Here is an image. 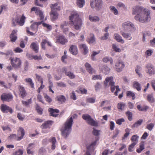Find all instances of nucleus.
<instances>
[{
    "instance_id": "f257e3e1",
    "label": "nucleus",
    "mask_w": 155,
    "mask_h": 155,
    "mask_svg": "<svg viewBox=\"0 0 155 155\" xmlns=\"http://www.w3.org/2000/svg\"><path fill=\"white\" fill-rule=\"evenodd\" d=\"M133 13L137 15L134 17L135 19L142 23L149 21L150 19V12L141 6H137L133 9Z\"/></svg>"
},
{
    "instance_id": "f03ea898",
    "label": "nucleus",
    "mask_w": 155,
    "mask_h": 155,
    "mask_svg": "<svg viewBox=\"0 0 155 155\" xmlns=\"http://www.w3.org/2000/svg\"><path fill=\"white\" fill-rule=\"evenodd\" d=\"M77 117L76 115H74L68 119L64 126L61 129V134L62 136L64 138H67L69 135L71 130V127L73 121V118Z\"/></svg>"
},
{
    "instance_id": "7ed1b4c3",
    "label": "nucleus",
    "mask_w": 155,
    "mask_h": 155,
    "mask_svg": "<svg viewBox=\"0 0 155 155\" xmlns=\"http://www.w3.org/2000/svg\"><path fill=\"white\" fill-rule=\"evenodd\" d=\"M113 77H107L106 78L104 83L105 86H106L107 85V83H109V84L111 86L110 90L112 92H114L116 89V91L114 92V94L117 96L118 94V93L120 90L118 86H115L114 85L115 83L113 81Z\"/></svg>"
},
{
    "instance_id": "20e7f679",
    "label": "nucleus",
    "mask_w": 155,
    "mask_h": 155,
    "mask_svg": "<svg viewBox=\"0 0 155 155\" xmlns=\"http://www.w3.org/2000/svg\"><path fill=\"white\" fill-rule=\"evenodd\" d=\"M69 24L71 26H73L74 29L77 30H78L81 29L83 24V21L80 18H78L76 20H74V21H69Z\"/></svg>"
},
{
    "instance_id": "39448f33",
    "label": "nucleus",
    "mask_w": 155,
    "mask_h": 155,
    "mask_svg": "<svg viewBox=\"0 0 155 155\" xmlns=\"http://www.w3.org/2000/svg\"><path fill=\"white\" fill-rule=\"evenodd\" d=\"M103 2L102 0H91L90 5L92 8L95 7L97 10H101L102 7Z\"/></svg>"
},
{
    "instance_id": "423d86ee",
    "label": "nucleus",
    "mask_w": 155,
    "mask_h": 155,
    "mask_svg": "<svg viewBox=\"0 0 155 155\" xmlns=\"http://www.w3.org/2000/svg\"><path fill=\"white\" fill-rule=\"evenodd\" d=\"M10 59L12 66L15 69H17L21 67V61L19 58L16 57L15 58H10Z\"/></svg>"
},
{
    "instance_id": "0eeeda50",
    "label": "nucleus",
    "mask_w": 155,
    "mask_h": 155,
    "mask_svg": "<svg viewBox=\"0 0 155 155\" xmlns=\"http://www.w3.org/2000/svg\"><path fill=\"white\" fill-rule=\"evenodd\" d=\"M82 117L89 124L94 126H97L98 123L92 118L89 115L87 114H84L82 115Z\"/></svg>"
},
{
    "instance_id": "6e6552de",
    "label": "nucleus",
    "mask_w": 155,
    "mask_h": 155,
    "mask_svg": "<svg viewBox=\"0 0 155 155\" xmlns=\"http://www.w3.org/2000/svg\"><path fill=\"white\" fill-rule=\"evenodd\" d=\"M122 28L125 31H131L132 29H134V26L132 23L127 21L122 24Z\"/></svg>"
},
{
    "instance_id": "1a4fd4ad",
    "label": "nucleus",
    "mask_w": 155,
    "mask_h": 155,
    "mask_svg": "<svg viewBox=\"0 0 155 155\" xmlns=\"http://www.w3.org/2000/svg\"><path fill=\"white\" fill-rule=\"evenodd\" d=\"M97 141H95L89 145H86L87 150L86 151V155H92V152L94 151V147L96 145Z\"/></svg>"
},
{
    "instance_id": "9d476101",
    "label": "nucleus",
    "mask_w": 155,
    "mask_h": 155,
    "mask_svg": "<svg viewBox=\"0 0 155 155\" xmlns=\"http://www.w3.org/2000/svg\"><path fill=\"white\" fill-rule=\"evenodd\" d=\"M146 71L150 75H152L155 74V67L151 63H148L146 65Z\"/></svg>"
},
{
    "instance_id": "9b49d317",
    "label": "nucleus",
    "mask_w": 155,
    "mask_h": 155,
    "mask_svg": "<svg viewBox=\"0 0 155 155\" xmlns=\"http://www.w3.org/2000/svg\"><path fill=\"white\" fill-rule=\"evenodd\" d=\"M33 11L35 12V14L39 16L41 21H43L44 16L43 12L40 10L39 8L37 7H33L31 9V12Z\"/></svg>"
},
{
    "instance_id": "f8f14e48",
    "label": "nucleus",
    "mask_w": 155,
    "mask_h": 155,
    "mask_svg": "<svg viewBox=\"0 0 155 155\" xmlns=\"http://www.w3.org/2000/svg\"><path fill=\"white\" fill-rule=\"evenodd\" d=\"M12 98V95L8 93H4L1 96V99L3 101H10Z\"/></svg>"
},
{
    "instance_id": "ddd939ff",
    "label": "nucleus",
    "mask_w": 155,
    "mask_h": 155,
    "mask_svg": "<svg viewBox=\"0 0 155 155\" xmlns=\"http://www.w3.org/2000/svg\"><path fill=\"white\" fill-rule=\"evenodd\" d=\"M80 18L79 17V14L76 11L72 12L71 13L70 15L69 16V21H74V20H77L78 18Z\"/></svg>"
},
{
    "instance_id": "4468645a",
    "label": "nucleus",
    "mask_w": 155,
    "mask_h": 155,
    "mask_svg": "<svg viewBox=\"0 0 155 155\" xmlns=\"http://www.w3.org/2000/svg\"><path fill=\"white\" fill-rule=\"evenodd\" d=\"M68 41V40L63 35H60L57 38V42L61 45H65L67 42Z\"/></svg>"
},
{
    "instance_id": "2eb2a0df",
    "label": "nucleus",
    "mask_w": 155,
    "mask_h": 155,
    "mask_svg": "<svg viewBox=\"0 0 155 155\" xmlns=\"http://www.w3.org/2000/svg\"><path fill=\"white\" fill-rule=\"evenodd\" d=\"M115 66L116 67L117 71L120 72L122 71V69L124 67L125 65L124 63L122 61H119L115 63Z\"/></svg>"
},
{
    "instance_id": "dca6fc26",
    "label": "nucleus",
    "mask_w": 155,
    "mask_h": 155,
    "mask_svg": "<svg viewBox=\"0 0 155 155\" xmlns=\"http://www.w3.org/2000/svg\"><path fill=\"white\" fill-rule=\"evenodd\" d=\"M1 108L2 111L4 113H7L8 111L11 113H12L13 112V110L12 108L4 104L1 105Z\"/></svg>"
},
{
    "instance_id": "f3484780",
    "label": "nucleus",
    "mask_w": 155,
    "mask_h": 155,
    "mask_svg": "<svg viewBox=\"0 0 155 155\" xmlns=\"http://www.w3.org/2000/svg\"><path fill=\"white\" fill-rule=\"evenodd\" d=\"M68 23L66 21H64L61 23L60 24V28L63 30L64 33H66L69 30L68 27Z\"/></svg>"
},
{
    "instance_id": "a211bd4d",
    "label": "nucleus",
    "mask_w": 155,
    "mask_h": 155,
    "mask_svg": "<svg viewBox=\"0 0 155 155\" xmlns=\"http://www.w3.org/2000/svg\"><path fill=\"white\" fill-rule=\"evenodd\" d=\"M18 88L19 91V94L21 97L23 98L26 96L27 94L24 87L21 85H19L18 87Z\"/></svg>"
},
{
    "instance_id": "6ab92c4d",
    "label": "nucleus",
    "mask_w": 155,
    "mask_h": 155,
    "mask_svg": "<svg viewBox=\"0 0 155 155\" xmlns=\"http://www.w3.org/2000/svg\"><path fill=\"white\" fill-rule=\"evenodd\" d=\"M20 134H21V136H19L17 138L16 140H17L19 141L21 140L25 134L24 130L22 127H20L18 130V135L19 136Z\"/></svg>"
},
{
    "instance_id": "aec40b11",
    "label": "nucleus",
    "mask_w": 155,
    "mask_h": 155,
    "mask_svg": "<svg viewBox=\"0 0 155 155\" xmlns=\"http://www.w3.org/2000/svg\"><path fill=\"white\" fill-rule=\"evenodd\" d=\"M17 31L16 30H13L11 33L10 38L12 42H15L17 39Z\"/></svg>"
},
{
    "instance_id": "412c9836",
    "label": "nucleus",
    "mask_w": 155,
    "mask_h": 155,
    "mask_svg": "<svg viewBox=\"0 0 155 155\" xmlns=\"http://www.w3.org/2000/svg\"><path fill=\"white\" fill-rule=\"evenodd\" d=\"M62 72L65 73V74L68 76L70 78L73 79L75 77V75L73 73L71 72H67V68H63L62 69Z\"/></svg>"
},
{
    "instance_id": "4be33fe9",
    "label": "nucleus",
    "mask_w": 155,
    "mask_h": 155,
    "mask_svg": "<svg viewBox=\"0 0 155 155\" xmlns=\"http://www.w3.org/2000/svg\"><path fill=\"white\" fill-rule=\"evenodd\" d=\"M69 51L71 54L73 55L77 54L78 53L77 47L75 45H71Z\"/></svg>"
},
{
    "instance_id": "5701e85b",
    "label": "nucleus",
    "mask_w": 155,
    "mask_h": 155,
    "mask_svg": "<svg viewBox=\"0 0 155 155\" xmlns=\"http://www.w3.org/2000/svg\"><path fill=\"white\" fill-rule=\"evenodd\" d=\"M50 15L51 20L54 21L58 18V15L57 11H51Z\"/></svg>"
},
{
    "instance_id": "b1692460",
    "label": "nucleus",
    "mask_w": 155,
    "mask_h": 155,
    "mask_svg": "<svg viewBox=\"0 0 155 155\" xmlns=\"http://www.w3.org/2000/svg\"><path fill=\"white\" fill-rule=\"evenodd\" d=\"M48 110L50 112V115L55 117L58 115V114L56 113H58L59 112V110L58 109H54L52 108H49Z\"/></svg>"
},
{
    "instance_id": "393cba45",
    "label": "nucleus",
    "mask_w": 155,
    "mask_h": 155,
    "mask_svg": "<svg viewBox=\"0 0 155 155\" xmlns=\"http://www.w3.org/2000/svg\"><path fill=\"white\" fill-rule=\"evenodd\" d=\"M114 38L118 42L122 44H123L124 42V41L122 39V37L117 33L114 34Z\"/></svg>"
},
{
    "instance_id": "a878e982",
    "label": "nucleus",
    "mask_w": 155,
    "mask_h": 155,
    "mask_svg": "<svg viewBox=\"0 0 155 155\" xmlns=\"http://www.w3.org/2000/svg\"><path fill=\"white\" fill-rule=\"evenodd\" d=\"M120 32L122 35L125 38L128 39V40H130L132 39V37L130 33H125L122 31H120Z\"/></svg>"
},
{
    "instance_id": "bb28decb",
    "label": "nucleus",
    "mask_w": 155,
    "mask_h": 155,
    "mask_svg": "<svg viewBox=\"0 0 155 155\" xmlns=\"http://www.w3.org/2000/svg\"><path fill=\"white\" fill-rule=\"evenodd\" d=\"M137 107L139 111H146L149 108L148 106L145 104L143 106L138 105L137 106Z\"/></svg>"
},
{
    "instance_id": "cd10ccee",
    "label": "nucleus",
    "mask_w": 155,
    "mask_h": 155,
    "mask_svg": "<svg viewBox=\"0 0 155 155\" xmlns=\"http://www.w3.org/2000/svg\"><path fill=\"white\" fill-rule=\"evenodd\" d=\"M25 19V17L24 15H22L21 18L19 21L18 20V17H16L15 21L20 25L22 26L24 24Z\"/></svg>"
},
{
    "instance_id": "c85d7f7f",
    "label": "nucleus",
    "mask_w": 155,
    "mask_h": 155,
    "mask_svg": "<svg viewBox=\"0 0 155 155\" xmlns=\"http://www.w3.org/2000/svg\"><path fill=\"white\" fill-rule=\"evenodd\" d=\"M31 48L32 49L35 53H37L39 49L38 45L37 43H32L31 45Z\"/></svg>"
},
{
    "instance_id": "c756f323",
    "label": "nucleus",
    "mask_w": 155,
    "mask_h": 155,
    "mask_svg": "<svg viewBox=\"0 0 155 155\" xmlns=\"http://www.w3.org/2000/svg\"><path fill=\"white\" fill-rule=\"evenodd\" d=\"M126 106V104L124 102L119 103L117 105V108L119 111L124 110Z\"/></svg>"
},
{
    "instance_id": "7c9ffc66",
    "label": "nucleus",
    "mask_w": 155,
    "mask_h": 155,
    "mask_svg": "<svg viewBox=\"0 0 155 155\" xmlns=\"http://www.w3.org/2000/svg\"><path fill=\"white\" fill-rule=\"evenodd\" d=\"M56 99L58 101L59 103H62L65 102L66 98L64 96L60 95L56 97Z\"/></svg>"
},
{
    "instance_id": "2f4dec72",
    "label": "nucleus",
    "mask_w": 155,
    "mask_h": 155,
    "mask_svg": "<svg viewBox=\"0 0 155 155\" xmlns=\"http://www.w3.org/2000/svg\"><path fill=\"white\" fill-rule=\"evenodd\" d=\"M50 7L51 8V11H57L60 10V6H58V4L57 3L51 4Z\"/></svg>"
},
{
    "instance_id": "473e14b6",
    "label": "nucleus",
    "mask_w": 155,
    "mask_h": 155,
    "mask_svg": "<svg viewBox=\"0 0 155 155\" xmlns=\"http://www.w3.org/2000/svg\"><path fill=\"white\" fill-rule=\"evenodd\" d=\"M87 71L91 74H92L94 72L93 69L91 67V65L87 63H86L85 64Z\"/></svg>"
},
{
    "instance_id": "72a5a7b5",
    "label": "nucleus",
    "mask_w": 155,
    "mask_h": 155,
    "mask_svg": "<svg viewBox=\"0 0 155 155\" xmlns=\"http://www.w3.org/2000/svg\"><path fill=\"white\" fill-rule=\"evenodd\" d=\"M87 41L88 43L90 44L94 43L95 41L94 35L91 34L90 35V37L87 38Z\"/></svg>"
},
{
    "instance_id": "f704fd0d",
    "label": "nucleus",
    "mask_w": 155,
    "mask_h": 155,
    "mask_svg": "<svg viewBox=\"0 0 155 155\" xmlns=\"http://www.w3.org/2000/svg\"><path fill=\"white\" fill-rule=\"evenodd\" d=\"M134 87L138 91L141 90V87L140 84L137 81H135L133 83Z\"/></svg>"
},
{
    "instance_id": "c9c22d12",
    "label": "nucleus",
    "mask_w": 155,
    "mask_h": 155,
    "mask_svg": "<svg viewBox=\"0 0 155 155\" xmlns=\"http://www.w3.org/2000/svg\"><path fill=\"white\" fill-rule=\"evenodd\" d=\"M80 48L84 51V54H86L88 52V48L85 44H81L80 45Z\"/></svg>"
},
{
    "instance_id": "e433bc0d",
    "label": "nucleus",
    "mask_w": 155,
    "mask_h": 155,
    "mask_svg": "<svg viewBox=\"0 0 155 155\" xmlns=\"http://www.w3.org/2000/svg\"><path fill=\"white\" fill-rule=\"evenodd\" d=\"M76 4L79 7L82 8L85 5V0H77Z\"/></svg>"
},
{
    "instance_id": "4c0bfd02",
    "label": "nucleus",
    "mask_w": 155,
    "mask_h": 155,
    "mask_svg": "<svg viewBox=\"0 0 155 155\" xmlns=\"http://www.w3.org/2000/svg\"><path fill=\"white\" fill-rule=\"evenodd\" d=\"M89 20L92 22H96L99 21L100 20L99 17L97 16H92L90 15L89 16Z\"/></svg>"
},
{
    "instance_id": "58836bf2",
    "label": "nucleus",
    "mask_w": 155,
    "mask_h": 155,
    "mask_svg": "<svg viewBox=\"0 0 155 155\" xmlns=\"http://www.w3.org/2000/svg\"><path fill=\"white\" fill-rule=\"evenodd\" d=\"M50 141L52 143L51 149L52 150H54L55 148V144L56 143L55 138L54 137H52L50 139Z\"/></svg>"
},
{
    "instance_id": "ea45409f",
    "label": "nucleus",
    "mask_w": 155,
    "mask_h": 155,
    "mask_svg": "<svg viewBox=\"0 0 155 155\" xmlns=\"http://www.w3.org/2000/svg\"><path fill=\"white\" fill-rule=\"evenodd\" d=\"M143 121L142 119H140L135 122L133 125L132 126V128H134L137 127L139 126L140 125Z\"/></svg>"
},
{
    "instance_id": "a19ab883",
    "label": "nucleus",
    "mask_w": 155,
    "mask_h": 155,
    "mask_svg": "<svg viewBox=\"0 0 155 155\" xmlns=\"http://www.w3.org/2000/svg\"><path fill=\"white\" fill-rule=\"evenodd\" d=\"M25 81L26 82L29 83L32 88H33L34 87V84L31 78H26L25 79Z\"/></svg>"
},
{
    "instance_id": "79ce46f5",
    "label": "nucleus",
    "mask_w": 155,
    "mask_h": 155,
    "mask_svg": "<svg viewBox=\"0 0 155 155\" xmlns=\"http://www.w3.org/2000/svg\"><path fill=\"white\" fill-rule=\"evenodd\" d=\"M127 96L129 97H132V99L133 100H134L135 98V96L134 93L130 91H127Z\"/></svg>"
},
{
    "instance_id": "37998d69",
    "label": "nucleus",
    "mask_w": 155,
    "mask_h": 155,
    "mask_svg": "<svg viewBox=\"0 0 155 155\" xmlns=\"http://www.w3.org/2000/svg\"><path fill=\"white\" fill-rule=\"evenodd\" d=\"M46 151L44 148L42 147L39 149L38 153L39 155H46Z\"/></svg>"
},
{
    "instance_id": "c03bdc74",
    "label": "nucleus",
    "mask_w": 155,
    "mask_h": 155,
    "mask_svg": "<svg viewBox=\"0 0 155 155\" xmlns=\"http://www.w3.org/2000/svg\"><path fill=\"white\" fill-rule=\"evenodd\" d=\"M147 100L150 103H153L154 101V98L152 94H149L147 97Z\"/></svg>"
},
{
    "instance_id": "a18cd8bd",
    "label": "nucleus",
    "mask_w": 155,
    "mask_h": 155,
    "mask_svg": "<svg viewBox=\"0 0 155 155\" xmlns=\"http://www.w3.org/2000/svg\"><path fill=\"white\" fill-rule=\"evenodd\" d=\"M110 11L113 12L115 15H118V12L115 7L113 6H110Z\"/></svg>"
},
{
    "instance_id": "49530a36",
    "label": "nucleus",
    "mask_w": 155,
    "mask_h": 155,
    "mask_svg": "<svg viewBox=\"0 0 155 155\" xmlns=\"http://www.w3.org/2000/svg\"><path fill=\"white\" fill-rule=\"evenodd\" d=\"M112 48L113 50L116 52H120L121 51V49L118 48L115 44L112 45Z\"/></svg>"
},
{
    "instance_id": "de8ad7c7",
    "label": "nucleus",
    "mask_w": 155,
    "mask_h": 155,
    "mask_svg": "<svg viewBox=\"0 0 155 155\" xmlns=\"http://www.w3.org/2000/svg\"><path fill=\"white\" fill-rule=\"evenodd\" d=\"M139 137L137 135H134L132 136L131 138V140L132 142H138Z\"/></svg>"
},
{
    "instance_id": "09e8293b",
    "label": "nucleus",
    "mask_w": 155,
    "mask_h": 155,
    "mask_svg": "<svg viewBox=\"0 0 155 155\" xmlns=\"http://www.w3.org/2000/svg\"><path fill=\"white\" fill-rule=\"evenodd\" d=\"M22 104L24 106L28 107L31 103V99L30 98L26 101H22Z\"/></svg>"
},
{
    "instance_id": "8fccbe9b",
    "label": "nucleus",
    "mask_w": 155,
    "mask_h": 155,
    "mask_svg": "<svg viewBox=\"0 0 155 155\" xmlns=\"http://www.w3.org/2000/svg\"><path fill=\"white\" fill-rule=\"evenodd\" d=\"M144 149V145L143 143H141L140 145V148L137 149V152L140 153Z\"/></svg>"
},
{
    "instance_id": "3c124183",
    "label": "nucleus",
    "mask_w": 155,
    "mask_h": 155,
    "mask_svg": "<svg viewBox=\"0 0 155 155\" xmlns=\"http://www.w3.org/2000/svg\"><path fill=\"white\" fill-rule=\"evenodd\" d=\"M31 30L35 31V32L38 30L37 25L35 22L32 24L31 26Z\"/></svg>"
},
{
    "instance_id": "603ef678",
    "label": "nucleus",
    "mask_w": 155,
    "mask_h": 155,
    "mask_svg": "<svg viewBox=\"0 0 155 155\" xmlns=\"http://www.w3.org/2000/svg\"><path fill=\"white\" fill-rule=\"evenodd\" d=\"M23 153V150L19 149L13 153V155H22Z\"/></svg>"
},
{
    "instance_id": "864d4df0",
    "label": "nucleus",
    "mask_w": 155,
    "mask_h": 155,
    "mask_svg": "<svg viewBox=\"0 0 155 155\" xmlns=\"http://www.w3.org/2000/svg\"><path fill=\"white\" fill-rule=\"evenodd\" d=\"M41 127L42 129V132L44 133H46L45 132V129L49 127V126L48 124L45 123V122L41 126Z\"/></svg>"
},
{
    "instance_id": "5fc2aeb1",
    "label": "nucleus",
    "mask_w": 155,
    "mask_h": 155,
    "mask_svg": "<svg viewBox=\"0 0 155 155\" xmlns=\"http://www.w3.org/2000/svg\"><path fill=\"white\" fill-rule=\"evenodd\" d=\"M137 142H134L128 148V150L130 152H132L133 151V148L134 146L136 144Z\"/></svg>"
},
{
    "instance_id": "6e6d98bb",
    "label": "nucleus",
    "mask_w": 155,
    "mask_h": 155,
    "mask_svg": "<svg viewBox=\"0 0 155 155\" xmlns=\"http://www.w3.org/2000/svg\"><path fill=\"white\" fill-rule=\"evenodd\" d=\"M29 64L27 61H26L24 63V67L25 71H27L28 69Z\"/></svg>"
},
{
    "instance_id": "4d7b16f0",
    "label": "nucleus",
    "mask_w": 155,
    "mask_h": 155,
    "mask_svg": "<svg viewBox=\"0 0 155 155\" xmlns=\"http://www.w3.org/2000/svg\"><path fill=\"white\" fill-rule=\"evenodd\" d=\"M42 25L44 27H46L49 31L51 30L52 29V27L51 25L47 24L45 22L42 23Z\"/></svg>"
},
{
    "instance_id": "13d9d810",
    "label": "nucleus",
    "mask_w": 155,
    "mask_h": 155,
    "mask_svg": "<svg viewBox=\"0 0 155 155\" xmlns=\"http://www.w3.org/2000/svg\"><path fill=\"white\" fill-rule=\"evenodd\" d=\"M102 71L103 72H105V73H107L108 72L110 71V68L107 66L104 65L102 67Z\"/></svg>"
},
{
    "instance_id": "bf43d9fd",
    "label": "nucleus",
    "mask_w": 155,
    "mask_h": 155,
    "mask_svg": "<svg viewBox=\"0 0 155 155\" xmlns=\"http://www.w3.org/2000/svg\"><path fill=\"white\" fill-rule=\"evenodd\" d=\"M126 114L127 116L128 120L131 121L132 120V114L131 112L128 111L126 113Z\"/></svg>"
},
{
    "instance_id": "052dcab7",
    "label": "nucleus",
    "mask_w": 155,
    "mask_h": 155,
    "mask_svg": "<svg viewBox=\"0 0 155 155\" xmlns=\"http://www.w3.org/2000/svg\"><path fill=\"white\" fill-rule=\"evenodd\" d=\"M101 79L102 77L100 75H94L93 76L92 78V79L94 80H101Z\"/></svg>"
},
{
    "instance_id": "680f3d73",
    "label": "nucleus",
    "mask_w": 155,
    "mask_h": 155,
    "mask_svg": "<svg viewBox=\"0 0 155 155\" xmlns=\"http://www.w3.org/2000/svg\"><path fill=\"white\" fill-rule=\"evenodd\" d=\"M95 98L93 97H90L87 99V102L90 103H94L95 102Z\"/></svg>"
},
{
    "instance_id": "e2e57ef3",
    "label": "nucleus",
    "mask_w": 155,
    "mask_h": 155,
    "mask_svg": "<svg viewBox=\"0 0 155 155\" xmlns=\"http://www.w3.org/2000/svg\"><path fill=\"white\" fill-rule=\"evenodd\" d=\"M154 125V124L151 123L147 125V128L149 130L151 131L153 129Z\"/></svg>"
},
{
    "instance_id": "0e129e2a",
    "label": "nucleus",
    "mask_w": 155,
    "mask_h": 155,
    "mask_svg": "<svg viewBox=\"0 0 155 155\" xmlns=\"http://www.w3.org/2000/svg\"><path fill=\"white\" fill-rule=\"evenodd\" d=\"M13 52L12 50H7L5 53V55L6 56H11L13 54Z\"/></svg>"
},
{
    "instance_id": "69168bd1",
    "label": "nucleus",
    "mask_w": 155,
    "mask_h": 155,
    "mask_svg": "<svg viewBox=\"0 0 155 155\" xmlns=\"http://www.w3.org/2000/svg\"><path fill=\"white\" fill-rule=\"evenodd\" d=\"M126 133L124 134V137L123 138L125 139L129 135L130 130L129 128H126L125 130Z\"/></svg>"
},
{
    "instance_id": "338daca9",
    "label": "nucleus",
    "mask_w": 155,
    "mask_h": 155,
    "mask_svg": "<svg viewBox=\"0 0 155 155\" xmlns=\"http://www.w3.org/2000/svg\"><path fill=\"white\" fill-rule=\"evenodd\" d=\"M47 41L45 39H43L41 43V47L43 49L45 50V45L47 43Z\"/></svg>"
},
{
    "instance_id": "774afa93",
    "label": "nucleus",
    "mask_w": 155,
    "mask_h": 155,
    "mask_svg": "<svg viewBox=\"0 0 155 155\" xmlns=\"http://www.w3.org/2000/svg\"><path fill=\"white\" fill-rule=\"evenodd\" d=\"M153 52V51L151 50H147L145 52V54L147 56H151Z\"/></svg>"
}]
</instances>
